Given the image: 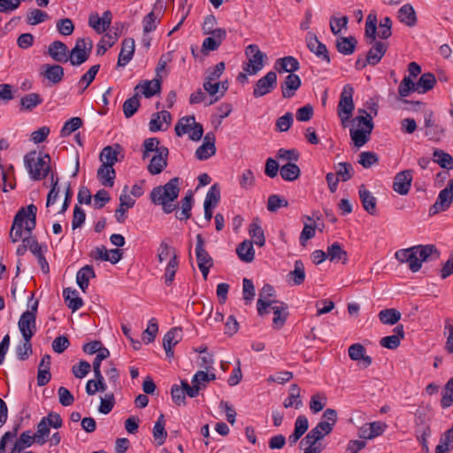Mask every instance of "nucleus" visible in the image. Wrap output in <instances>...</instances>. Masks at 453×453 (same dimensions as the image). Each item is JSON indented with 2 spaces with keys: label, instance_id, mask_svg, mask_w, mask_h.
<instances>
[{
  "label": "nucleus",
  "instance_id": "21",
  "mask_svg": "<svg viewBox=\"0 0 453 453\" xmlns=\"http://www.w3.org/2000/svg\"><path fill=\"white\" fill-rule=\"evenodd\" d=\"M42 68L43 72L41 74L52 84H58L64 79L65 72L60 65L45 64Z\"/></svg>",
  "mask_w": 453,
  "mask_h": 453
},
{
  "label": "nucleus",
  "instance_id": "18",
  "mask_svg": "<svg viewBox=\"0 0 453 453\" xmlns=\"http://www.w3.org/2000/svg\"><path fill=\"white\" fill-rule=\"evenodd\" d=\"M358 195L364 210L370 215H375L377 213L376 197L365 188L364 184L359 187Z\"/></svg>",
  "mask_w": 453,
  "mask_h": 453
},
{
  "label": "nucleus",
  "instance_id": "61",
  "mask_svg": "<svg viewBox=\"0 0 453 453\" xmlns=\"http://www.w3.org/2000/svg\"><path fill=\"white\" fill-rule=\"evenodd\" d=\"M412 91L418 92L417 84L410 78V76H405L398 87V94L401 97H406Z\"/></svg>",
  "mask_w": 453,
  "mask_h": 453
},
{
  "label": "nucleus",
  "instance_id": "47",
  "mask_svg": "<svg viewBox=\"0 0 453 453\" xmlns=\"http://www.w3.org/2000/svg\"><path fill=\"white\" fill-rule=\"evenodd\" d=\"M380 320L386 325H395L401 319V313L395 309H384L379 313Z\"/></svg>",
  "mask_w": 453,
  "mask_h": 453
},
{
  "label": "nucleus",
  "instance_id": "5",
  "mask_svg": "<svg viewBox=\"0 0 453 453\" xmlns=\"http://www.w3.org/2000/svg\"><path fill=\"white\" fill-rule=\"evenodd\" d=\"M338 420V414L334 409H326L321 417L320 421L313 427V438H324L331 434Z\"/></svg>",
  "mask_w": 453,
  "mask_h": 453
},
{
  "label": "nucleus",
  "instance_id": "39",
  "mask_svg": "<svg viewBox=\"0 0 453 453\" xmlns=\"http://www.w3.org/2000/svg\"><path fill=\"white\" fill-rule=\"evenodd\" d=\"M433 160L441 168L453 169V157L442 150L436 149L434 150Z\"/></svg>",
  "mask_w": 453,
  "mask_h": 453
},
{
  "label": "nucleus",
  "instance_id": "23",
  "mask_svg": "<svg viewBox=\"0 0 453 453\" xmlns=\"http://www.w3.org/2000/svg\"><path fill=\"white\" fill-rule=\"evenodd\" d=\"M388 50V44L380 42V41H374L372 42V47L370 49V50L367 52V62H369L370 65H377L383 56L385 55L386 51Z\"/></svg>",
  "mask_w": 453,
  "mask_h": 453
},
{
  "label": "nucleus",
  "instance_id": "59",
  "mask_svg": "<svg viewBox=\"0 0 453 453\" xmlns=\"http://www.w3.org/2000/svg\"><path fill=\"white\" fill-rule=\"evenodd\" d=\"M220 200V188L218 183L213 184L208 190L203 204L216 207Z\"/></svg>",
  "mask_w": 453,
  "mask_h": 453
},
{
  "label": "nucleus",
  "instance_id": "28",
  "mask_svg": "<svg viewBox=\"0 0 453 453\" xmlns=\"http://www.w3.org/2000/svg\"><path fill=\"white\" fill-rule=\"evenodd\" d=\"M398 19L403 24L412 27L417 24V14L410 4H403L398 11Z\"/></svg>",
  "mask_w": 453,
  "mask_h": 453
},
{
  "label": "nucleus",
  "instance_id": "9",
  "mask_svg": "<svg viewBox=\"0 0 453 453\" xmlns=\"http://www.w3.org/2000/svg\"><path fill=\"white\" fill-rule=\"evenodd\" d=\"M35 315L33 312H23L20 316L18 326L26 341H31L36 331Z\"/></svg>",
  "mask_w": 453,
  "mask_h": 453
},
{
  "label": "nucleus",
  "instance_id": "4",
  "mask_svg": "<svg viewBox=\"0 0 453 453\" xmlns=\"http://www.w3.org/2000/svg\"><path fill=\"white\" fill-rule=\"evenodd\" d=\"M249 62L244 64L242 68L250 75L257 74L265 65L266 55L263 53L257 44H250L245 50Z\"/></svg>",
  "mask_w": 453,
  "mask_h": 453
},
{
  "label": "nucleus",
  "instance_id": "29",
  "mask_svg": "<svg viewBox=\"0 0 453 453\" xmlns=\"http://www.w3.org/2000/svg\"><path fill=\"white\" fill-rule=\"evenodd\" d=\"M34 442L36 443V437L31 431H24L16 440L12 448L11 453H18L23 451L26 448L30 447Z\"/></svg>",
  "mask_w": 453,
  "mask_h": 453
},
{
  "label": "nucleus",
  "instance_id": "38",
  "mask_svg": "<svg viewBox=\"0 0 453 453\" xmlns=\"http://www.w3.org/2000/svg\"><path fill=\"white\" fill-rule=\"evenodd\" d=\"M288 281L293 285H300L305 278L304 265L301 260L295 262V269L288 273Z\"/></svg>",
  "mask_w": 453,
  "mask_h": 453
},
{
  "label": "nucleus",
  "instance_id": "54",
  "mask_svg": "<svg viewBox=\"0 0 453 453\" xmlns=\"http://www.w3.org/2000/svg\"><path fill=\"white\" fill-rule=\"evenodd\" d=\"M82 125V119L79 117H73L65 122L60 131L62 137L70 135L73 132L76 131Z\"/></svg>",
  "mask_w": 453,
  "mask_h": 453
},
{
  "label": "nucleus",
  "instance_id": "44",
  "mask_svg": "<svg viewBox=\"0 0 453 453\" xmlns=\"http://www.w3.org/2000/svg\"><path fill=\"white\" fill-rule=\"evenodd\" d=\"M42 103V98L37 93H30L20 99L21 110L31 111Z\"/></svg>",
  "mask_w": 453,
  "mask_h": 453
},
{
  "label": "nucleus",
  "instance_id": "53",
  "mask_svg": "<svg viewBox=\"0 0 453 453\" xmlns=\"http://www.w3.org/2000/svg\"><path fill=\"white\" fill-rule=\"evenodd\" d=\"M195 123V117L184 116L175 125V134L177 136H182L191 130L192 124Z\"/></svg>",
  "mask_w": 453,
  "mask_h": 453
},
{
  "label": "nucleus",
  "instance_id": "14",
  "mask_svg": "<svg viewBox=\"0 0 453 453\" xmlns=\"http://www.w3.org/2000/svg\"><path fill=\"white\" fill-rule=\"evenodd\" d=\"M412 181V171L404 170L398 173L394 180L393 189L402 195H407L410 191Z\"/></svg>",
  "mask_w": 453,
  "mask_h": 453
},
{
  "label": "nucleus",
  "instance_id": "20",
  "mask_svg": "<svg viewBox=\"0 0 453 453\" xmlns=\"http://www.w3.org/2000/svg\"><path fill=\"white\" fill-rule=\"evenodd\" d=\"M111 18V12L110 11H105L101 18L97 15H91L88 19V25L98 34H102L110 27Z\"/></svg>",
  "mask_w": 453,
  "mask_h": 453
},
{
  "label": "nucleus",
  "instance_id": "3",
  "mask_svg": "<svg viewBox=\"0 0 453 453\" xmlns=\"http://www.w3.org/2000/svg\"><path fill=\"white\" fill-rule=\"evenodd\" d=\"M93 42L89 38H79L75 46L69 50L68 61L73 66H79L85 63L90 56Z\"/></svg>",
  "mask_w": 453,
  "mask_h": 453
},
{
  "label": "nucleus",
  "instance_id": "51",
  "mask_svg": "<svg viewBox=\"0 0 453 453\" xmlns=\"http://www.w3.org/2000/svg\"><path fill=\"white\" fill-rule=\"evenodd\" d=\"M354 168L350 163H339L335 167V173L341 181H347L354 175Z\"/></svg>",
  "mask_w": 453,
  "mask_h": 453
},
{
  "label": "nucleus",
  "instance_id": "22",
  "mask_svg": "<svg viewBox=\"0 0 453 453\" xmlns=\"http://www.w3.org/2000/svg\"><path fill=\"white\" fill-rule=\"evenodd\" d=\"M134 53V40L126 38L121 44V50L119 54L118 66H125L132 59Z\"/></svg>",
  "mask_w": 453,
  "mask_h": 453
},
{
  "label": "nucleus",
  "instance_id": "11",
  "mask_svg": "<svg viewBox=\"0 0 453 453\" xmlns=\"http://www.w3.org/2000/svg\"><path fill=\"white\" fill-rule=\"evenodd\" d=\"M169 150L166 147L161 146L157 154H155L148 165V171L152 175L159 174L167 166Z\"/></svg>",
  "mask_w": 453,
  "mask_h": 453
},
{
  "label": "nucleus",
  "instance_id": "12",
  "mask_svg": "<svg viewBox=\"0 0 453 453\" xmlns=\"http://www.w3.org/2000/svg\"><path fill=\"white\" fill-rule=\"evenodd\" d=\"M274 293L275 291L273 286H271L270 284L264 285L260 291L259 298L257 303L258 315H265L266 313H268L267 308L272 306L273 303H279V301L277 300H265L268 297L273 296Z\"/></svg>",
  "mask_w": 453,
  "mask_h": 453
},
{
  "label": "nucleus",
  "instance_id": "43",
  "mask_svg": "<svg viewBox=\"0 0 453 453\" xmlns=\"http://www.w3.org/2000/svg\"><path fill=\"white\" fill-rule=\"evenodd\" d=\"M327 257L330 261H342V264H346L348 260L347 252L344 251L338 242H334L327 248Z\"/></svg>",
  "mask_w": 453,
  "mask_h": 453
},
{
  "label": "nucleus",
  "instance_id": "58",
  "mask_svg": "<svg viewBox=\"0 0 453 453\" xmlns=\"http://www.w3.org/2000/svg\"><path fill=\"white\" fill-rule=\"evenodd\" d=\"M49 18L50 17L47 12L39 9H33L30 10L27 14V22L29 25L35 26L42 23Z\"/></svg>",
  "mask_w": 453,
  "mask_h": 453
},
{
  "label": "nucleus",
  "instance_id": "7",
  "mask_svg": "<svg viewBox=\"0 0 453 453\" xmlns=\"http://www.w3.org/2000/svg\"><path fill=\"white\" fill-rule=\"evenodd\" d=\"M276 87L277 74L275 72L270 71L265 76L257 81L252 95L255 98L262 97L273 91Z\"/></svg>",
  "mask_w": 453,
  "mask_h": 453
},
{
  "label": "nucleus",
  "instance_id": "10",
  "mask_svg": "<svg viewBox=\"0 0 453 453\" xmlns=\"http://www.w3.org/2000/svg\"><path fill=\"white\" fill-rule=\"evenodd\" d=\"M354 88L350 84H346L340 96L337 112L352 114L355 109L353 102Z\"/></svg>",
  "mask_w": 453,
  "mask_h": 453
},
{
  "label": "nucleus",
  "instance_id": "37",
  "mask_svg": "<svg viewBox=\"0 0 453 453\" xmlns=\"http://www.w3.org/2000/svg\"><path fill=\"white\" fill-rule=\"evenodd\" d=\"M142 88V93L146 98H150L156 94L160 92L161 81L158 79H153L152 81H144L135 87V89Z\"/></svg>",
  "mask_w": 453,
  "mask_h": 453
},
{
  "label": "nucleus",
  "instance_id": "24",
  "mask_svg": "<svg viewBox=\"0 0 453 453\" xmlns=\"http://www.w3.org/2000/svg\"><path fill=\"white\" fill-rule=\"evenodd\" d=\"M415 248L417 249V254L421 265L422 262L435 261L440 257V251L433 244L417 245Z\"/></svg>",
  "mask_w": 453,
  "mask_h": 453
},
{
  "label": "nucleus",
  "instance_id": "60",
  "mask_svg": "<svg viewBox=\"0 0 453 453\" xmlns=\"http://www.w3.org/2000/svg\"><path fill=\"white\" fill-rule=\"evenodd\" d=\"M179 265V261L176 254H174L167 264L165 273V283L171 285L174 280V276Z\"/></svg>",
  "mask_w": 453,
  "mask_h": 453
},
{
  "label": "nucleus",
  "instance_id": "34",
  "mask_svg": "<svg viewBox=\"0 0 453 453\" xmlns=\"http://www.w3.org/2000/svg\"><path fill=\"white\" fill-rule=\"evenodd\" d=\"M236 253L242 261L245 263L252 262L255 258L253 242L249 240H244L237 246Z\"/></svg>",
  "mask_w": 453,
  "mask_h": 453
},
{
  "label": "nucleus",
  "instance_id": "30",
  "mask_svg": "<svg viewBox=\"0 0 453 453\" xmlns=\"http://www.w3.org/2000/svg\"><path fill=\"white\" fill-rule=\"evenodd\" d=\"M96 273L92 265H86L81 267L76 274V282L80 288L85 292L88 288L89 279L95 278Z\"/></svg>",
  "mask_w": 453,
  "mask_h": 453
},
{
  "label": "nucleus",
  "instance_id": "36",
  "mask_svg": "<svg viewBox=\"0 0 453 453\" xmlns=\"http://www.w3.org/2000/svg\"><path fill=\"white\" fill-rule=\"evenodd\" d=\"M249 234L257 246L263 247L265 245V234L262 226H260V220L258 218L253 219L250 225Z\"/></svg>",
  "mask_w": 453,
  "mask_h": 453
},
{
  "label": "nucleus",
  "instance_id": "56",
  "mask_svg": "<svg viewBox=\"0 0 453 453\" xmlns=\"http://www.w3.org/2000/svg\"><path fill=\"white\" fill-rule=\"evenodd\" d=\"M453 403V377L445 384L442 390L441 405L442 408H449Z\"/></svg>",
  "mask_w": 453,
  "mask_h": 453
},
{
  "label": "nucleus",
  "instance_id": "26",
  "mask_svg": "<svg viewBox=\"0 0 453 453\" xmlns=\"http://www.w3.org/2000/svg\"><path fill=\"white\" fill-rule=\"evenodd\" d=\"M26 219L25 208L19 210L14 217L13 223L10 232V237L12 242H17L22 237L23 223Z\"/></svg>",
  "mask_w": 453,
  "mask_h": 453
},
{
  "label": "nucleus",
  "instance_id": "57",
  "mask_svg": "<svg viewBox=\"0 0 453 453\" xmlns=\"http://www.w3.org/2000/svg\"><path fill=\"white\" fill-rule=\"evenodd\" d=\"M158 332V325L157 319L152 318L150 319L147 328L142 333V341L145 343L152 342Z\"/></svg>",
  "mask_w": 453,
  "mask_h": 453
},
{
  "label": "nucleus",
  "instance_id": "62",
  "mask_svg": "<svg viewBox=\"0 0 453 453\" xmlns=\"http://www.w3.org/2000/svg\"><path fill=\"white\" fill-rule=\"evenodd\" d=\"M56 27L58 32L65 36L71 35L74 31V25L69 18L58 19Z\"/></svg>",
  "mask_w": 453,
  "mask_h": 453
},
{
  "label": "nucleus",
  "instance_id": "25",
  "mask_svg": "<svg viewBox=\"0 0 453 453\" xmlns=\"http://www.w3.org/2000/svg\"><path fill=\"white\" fill-rule=\"evenodd\" d=\"M357 40L354 36H339L335 41V47L339 53L349 56L354 53Z\"/></svg>",
  "mask_w": 453,
  "mask_h": 453
},
{
  "label": "nucleus",
  "instance_id": "2",
  "mask_svg": "<svg viewBox=\"0 0 453 453\" xmlns=\"http://www.w3.org/2000/svg\"><path fill=\"white\" fill-rule=\"evenodd\" d=\"M50 157L48 154L37 153L35 150L27 153L24 157L25 166L34 180H41L47 177L50 171Z\"/></svg>",
  "mask_w": 453,
  "mask_h": 453
},
{
  "label": "nucleus",
  "instance_id": "27",
  "mask_svg": "<svg viewBox=\"0 0 453 453\" xmlns=\"http://www.w3.org/2000/svg\"><path fill=\"white\" fill-rule=\"evenodd\" d=\"M273 311V326L275 329L281 328L288 318V312L287 311L288 306L284 304L283 303H273L272 306H270Z\"/></svg>",
  "mask_w": 453,
  "mask_h": 453
},
{
  "label": "nucleus",
  "instance_id": "32",
  "mask_svg": "<svg viewBox=\"0 0 453 453\" xmlns=\"http://www.w3.org/2000/svg\"><path fill=\"white\" fill-rule=\"evenodd\" d=\"M97 178L104 187H113L116 172L111 165H101L97 170Z\"/></svg>",
  "mask_w": 453,
  "mask_h": 453
},
{
  "label": "nucleus",
  "instance_id": "19",
  "mask_svg": "<svg viewBox=\"0 0 453 453\" xmlns=\"http://www.w3.org/2000/svg\"><path fill=\"white\" fill-rule=\"evenodd\" d=\"M301 86V79L295 73H289L281 83L280 88L284 98H291Z\"/></svg>",
  "mask_w": 453,
  "mask_h": 453
},
{
  "label": "nucleus",
  "instance_id": "35",
  "mask_svg": "<svg viewBox=\"0 0 453 453\" xmlns=\"http://www.w3.org/2000/svg\"><path fill=\"white\" fill-rule=\"evenodd\" d=\"M275 69L278 72H287L293 73L299 69V62L292 56L280 58L275 62Z\"/></svg>",
  "mask_w": 453,
  "mask_h": 453
},
{
  "label": "nucleus",
  "instance_id": "8",
  "mask_svg": "<svg viewBox=\"0 0 453 453\" xmlns=\"http://www.w3.org/2000/svg\"><path fill=\"white\" fill-rule=\"evenodd\" d=\"M395 257L400 263H408L410 270L413 273L421 268L415 246L397 250Z\"/></svg>",
  "mask_w": 453,
  "mask_h": 453
},
{
  "label": "nucleus",
  "instance_id": "48",
  "mask_svg": "<svg viewBox=\"0 0 453 453\" xmlns=\"http://www.w3.org/2000/svg\"><path fill=\"white\" fill-rule=\"evenodd\" d=\"M99 69L100 65H94L81 77L78 82V85L81 87V93H83L85 89L93 82Z\"/></svg>",
  "mask_w": 453,
  "mask_h": 453
},
{
  "label": "nucleus",
  "instance_id": "64",
  "mask_svg": "<svg viewBox=\"0 0 453 453\" xmlns=\"http://www.w3.org/2000/svg\"><path fill=\"white\" fill-rule=\"evenodd\" d=\"M216 151V145L210 146L203 143L196 149L195 155L198 160H206L215 155Z\"/></svg>",
  "mask_w": 453,
  "mask_h": 453
},
{
  "label": "nucleus",
  "instance_id": "49",
  "mask_svg": "<svg viewBox=\"0 0 453 453\" xmlns=\"http://www.w3.org/2000/svg\"><path fill=\"white\" fill-rule=\"evenodd\" d=\"M182 339V331L180 327L171 328L163 338V345L174 346Z\"/></svg>",
  "mask_w": 453,
  "mask_h": 453
},
{
  "label": "nucleus",
  "instance_id": "15",
  "mask_svg": "<svg viewBox=\"0 0 453 453\" xmlns=\"http://www.w3.org/2000/svg\"><path fill=\"white\" fill-rule=\"evenodd\" d=\"M366 349L361 343H354L348 349V355L353 361H360V367L363 369L368 368L372 363V358L365 355Z\"/></svg>",
  "mask_w": 453,
  "mask_h": 453
},
{
  "label": "nucleus",
  "instance_id": "63",
  "mask_svg": "<svg viewBox=\"0 0 453 453\" xmlns=\"http://www.w3.org/2000/svg\"><path fill=\"white\" fill-rule=\"evenodd\" d=\"M288 202L279 195H271L267 201V210L274 212L281 207H287Z\"/></svg>",
  "mask_w": 453,
  "mask_h": 453
},
{
  "label": "nucleus",
  "instance_id": "16",
  "mask_svg": "<svg viewBox=\"0 0 453 453\" xmlns=\"http://www.w3.org/2000/svg\"><path fill=\"white\" fill-rule=\"evenodd\" d=\"M69 50L61 41H54L48 47L49 56L56 62L66 63L68 61Z\"/></svg>",
  "mask_w": 453,
  "mask_h": 453
},
{
  "label": "nucleus",
  "instance_id": "40",
  "mask_svg": "<svg viewBox=\"0 0 453 453\" xmlns=\"http://www.w3.org/2000/svg\"><path fill=\"white\" fill-rule=\"evenodd\" d=\"M436 83V78L432 73H423L418 81L417 88L418 93H426L431 90Z\"/></svg>",
  "mask_w": 453,
  "mask_h": 453
},
{
  "label": "nucleus",
  "instance_id": "31",
  "mask_svg": "<svg viewBox=\"0 0 453 453\" xmlns=\"http://www.w3.org/2000/svg\"><path fill=\"white\" fill-rule=\"evenodd\" d=\"M196 256L198 266L200 264L203 265H213L211 257L204 249V241L200 234L196 235Z\"/></svg>",
  "mask_w": 453,
  "mask_h": 453
},
{
  "label": "nucleus",
  "instance_id": "13",
  "mask_svg": "<svg viewBox=\"0 0 453 453\" xmlns=\"http://www.w3.org/2000/svg\"><path fill=\"white\" fill-rule=\"evenodd\" d=\"M425 120V135L428 137L429 140L438 142L441 140V136L444 134L445 129L435 123L433 119V111H429L425 113L424 116Z\"/></svg>",
  "mask_w": 453,
  "mask_h": 453
},
{
  "label": "nucleus",
  "instance_id": "42",
  "mask_svg": "<svg viewBox=\"0 0 453 453\" xmlns=\"http://www.w3.org/2000/svg\"><path fill=\"white\" fill-rule=\"evenodd\" d=\"M313 39L317 42V47L315 50H313V53L316 55L317 58L320 60V62L325 66V70H326V67L329 66L331 64V57L329 50H327V47L319 41L317 36H313Z\"/></svg>",
  "mask_w": 453,
  "mask_h": 453
},
{
  "label": "nucleus",
  "instance_id": "41",
  "mask_svg": "<svg viewBox=\"0 0 453 453\" xmlns=\"http://www.w3.org/2000/svg\"><path fill=\"white\" fill-rule=\"evenodd\" d=\"M349 133L355 146L360 148L370 140L372 131L362 127L357 129H350Z\"/></svg>",
  "mask_w": 453,
  "mask_h": 453
},
{
  "label": "nucleus",
  "instance_id": "46",
  "mask_svg": "<svg viewBox=\"0 0 453 453\" xmlns=\"http://www.w3.org/2000/svg\"><path fill=\"white\" fill-rule=\"evenodd\" d=\"M25 208V230L31 234V232L35 228L36 226V212L37 207L35 204H29Z\"/></svg>",
  "mask_w": 453,
  "mask_h": 453
},
{
  "label": "nucleus",
  "instance_id": "52",
  "mask_svg": "<svg viewBox=\"0 0 453 453\" xmlns=\"http://www.w3.org/2000/svg\"><path fill=\"white\" fill-rule=\"evenodd\" d=\"M50 427L51 426H49L44 420H40L37 425L36 432L35 433L37 444L43 445L46 441H49Z\"/></svg>",
  "mask_w": 453,
  "mask_h": 453
},
{
  "label": "nucleus",
  "instance_id": "45",
  "mask_svg": "<svg viewBox=\"0 0 453 453\" xmlns=\"http://www.w3.org/2000/svg\"><path fill=\"white\" fill-rule=\"evenodd\" d=\"M300 168L294 163H287L282 165L280 173L283 180L287 181H293L296 180L300 175Z\"/></svg>",
  "mask_w": 453,
  "mask_h": 453
},
{
  "label": "nucleus",
  "instance_id": "6",
  "mask_svg": "<svg viewBox=\"0 0 453 453\" xmlns=\"http://www.w3.org/2000/svg\"><path fill=\"white\" fill-rule=\"evenodd\" d=\"M453 202V180H449L447 186L440 191L435 203L429 209V215L434 216L441 211H447Z\"/></svg>",
  "mask_w": 453,
  "mask_h": 453
},
{
  "label": "nucleus",
  "instance_id": "17",
  "mask_svg": "<svg viewBox=\"0 0 453 453\" xmlns=\"http://www.w3.org/2000/svg\"><path fill=\"white\" fill-rule=\"evenodd\" d=\"M122 147L119 143L104 147L99 156V159L104 165H113L119 160L118 156L121 153Z\"/></svg>",
  "mask_w": 453,
  "mask_h": 453
},
{
  "label": "nucleus",
  "instance_id": "50",
  "mask_svg": "<svg viewBox=\"0 0 453 453\" xmlns=\"http://www.w3.org/2000/svg\"><path fill=\"white\" fill-rule=\"evenodd\" d=\"M140 107L139 95L135 94L127 99L123 104V112L126 118L129 119L134 115Z\"/></svg>",
  "mask_w": 453,
  "mask_h": 453
},
{
  "label": "nucleus",
  "instance_id": "55",
  "mask_svg": "<svg viewBox=\"0 0 453 453\" xmlns=\"http://www.w3.org/2000/svg\"><path fill=\"white\" fill-rule=\"evenodd\" d=\"M158 14H160V12ZM158 16L159 15H156V13L152 11L143 18L142 26L144 34H149L156 30L160 19Z\"/></svg>",
  "mask_w": 453,
  "mask_h": 453
},
{
  "label": "nucleus",
  "instance_id": "33",
  "mask_svg": "<svg viewBox=\"0 0 453 453\" xmlns=\"http://www.w3.org/2000/svg\"><path fill=\"white\" fill-rule=\"evenodd\" d=\"M63 296L65 301L67 303L68 308L73 311H78L83 305V301L79 297V293L76 289H73L71 288H64Z\"/></svg>",
  "mask_w": 453,
  "mask_h": 453
},
{
  "label": "nucleus",
  "instance_id": "1",
  "mask_svg": "<svg viewBox=\"0 0 453 453\" xmlns=\"http://www.w3.org/2000/svg\"><path fill=\"white\" fill-rule=\"evenodd\" d=\"M180 183L181 180L179 177H173L165 185L155 187L150 195L151 203L161 205L165 213H172L179 208L177 198L180 191Z\"/></svg>",
  "mask_w": 453,
  "mask_h": 453
}]
</instances>
